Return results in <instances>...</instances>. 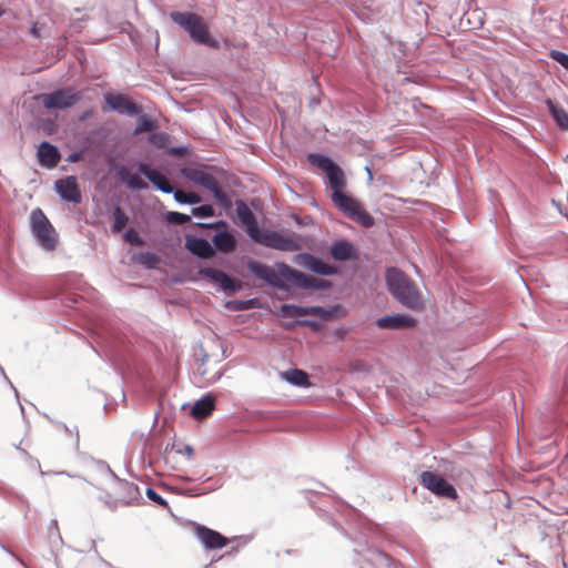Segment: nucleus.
Returning a JSON list of instances; mask_svg holds the SVG:
<instances>
[{"instance_id":"1","label":"nucleus","mask_w":568,"mask_h":568,"mask_svg":"<svg viewBox=\"0 0 568 568\" xmlns=\"http://www.w3.org/2000/svg\"><path fill=\"white\" fill-rule=\"evenodd\" d=\"M329 186L332 189V202L342 211L349 220L358 223L364 227L374 225L373 216L363 207L362 203L344 192L346 187V179L343 170L335 164L326 172Z\"/></svg>"},{"instance_id":"2","label":"nucleus","mask_w":568,"mask_h":568,"mask_svg":"<svg viewBox=\"0 0 568 568\" xmlns=\"http://www.w3.org/2000/svg\"><path fill=\"white\" fill-rule=\"evenodd\" d=\"M236 215L246 226L248 236L256 243L284 252H293L300 248L297 241L293 237L285 236L276 231L261 230L255 215L247 204L241 200L236 201Z\"/></svg>"},{"instance_id":"3","label":"nucleus","mask_w":568,"mask_h":568,"mask_svg":"<svg viewBox=\"0 0 568 568\" xmlns=\"http://www.w3.org/2000/svg\"><path fill=\"white\" fill-rule=\"evenodd\" d=\"M247 268L256 277L265 281L275 287H283L284 282L293 283L298 287L304 288H317L321 283L317 278L307 276L302 272H298L285 263L276 264V270L273 267L256 261H250Z\"/></svg>"},{"instance_id":"4","label":"nucleus","mask_w":568,"mask_h":568,"mask_svg":"<svg viewBox=\"0 0 568 568\" xmlns=\"http://www.w3.org/2000/svg\"><path fill=\"white\" fill-rule=\"evenodd\" d=\"M386 283L390 293L400 304L413 311L423 310L424 301L419 290L402 271L395 267L388 268Z\"/></svg>"},{"instance_id":"5","label":"nucleus","mask_w":568,"mask_h":568,"mask_svg":"<svg viewBox=\"0 0 568 568\" xmlns=\"http://www.w3.org/2000/svg\"><path fill=\"white\" fill-rule=\"evenodd\" d=\"M171 19L189 32L191 39L200 44L217 48V40L210 37L209 27L203 18L193 12H172Z\"/></svg>"},{"instance_id":"6","label":"nucleus","mask_w":568,"mask_h":568,"mask_svg":"<svg viewBox=\"0 0 568 568\" xmlns=\"http://www.w3.org/2000/svg\"><path fill=\"white\" fill-rule=\"evenodd\" d=\"M30 225L39 244L48 251H53L58 243V235L41 209H34L30 214Z\"/></svg>"},{"instance_id":"7","label":"nucleus","mask_w":568,"mask_h":568,"mask_svg":"<svg viewBox=\"0 0 568 568\" xmlns=\"http://www.w3.org/2000/svg\"><path fill=\"white\" fill-rule=\"evenodd\" d=\"M81 99V93L70 88L59 89L41 95V101L45 109H68L77 104Z\"/></svg>"},{"instance_id":"8","label":"nucleus","mask_w":568,"mask_h":568,"mask_svg":"<svg viewBox=\"0 0 568 568\" xmlns=\"http://www.w3.org/2000/svg\"><path fill=\"white\" fill-rule=\"evenodd\" d=\"M420 485L439 497L455 500L458 494L453 485L445 480L442 476L426 470L420 474Z\"/></svg>"},{"instance_id":"9","label":"nucleus","mask_w":568,"mask_h":568,"mask_svg":"<svg viewBox=\"0 0 568 568\" xmlns=\"http://www.w3.org/2000/svg\"><path fill=\"white\" fill-rule=\"evenodd\" d=\"M110 497L122 506L131 505L141 498L138 485L123 479H116L111 488Z\"/></svg>"},{"instance_id":"10","label":"nucleus","mask_w":568,"mask_h":568,"mask_svg":"<svg viewBox=\"0 0 568 568\" xmlns=\"http://www.w3.org/2000/svg\"><path fill=\"white\" fill-rule=\"evenodd\" d=\"M295 263L302 267L308 268L312 272L321 275H332L336 273V268L323 262L321 258L315 257L308 253H301L295 256Z\"/></svg>"},{"instance_id":"11","label":"nucleus","mask_w":568,"mask_h":568,"mask_svg":"<svg viewBox=\"0 0 568 568\" xmlns=\"http://www.w3.org/2000/svg\"><path fill=\"white\" fill-rule=\"evenodd\" d=\"M195 535L206 549H221L229 544L226 537L202 525L195 527Z\"/></svg>"},{"instance_id":"12","label":"nucleus","mask_w":568,"mask_h":568,"mask_svg":"<svg viewBox=\"0 0 568 568\" xmlns=\"http://www.w3.org/2000/svg\"><path fill=\"white\" fill-rule=\"evenodd\" d=\"M280 313L284 317H301V316H317L326 318L328 312L321 306H297L292 304H284L280 308Z\"/></svg>"},{"instance_id":"13","label":"nucleus","mask_w":568,"mask_h":568,"mask_svg":"<svg viewBox=\"0 0 568 568\" xmlns=\"http://www.w3.org/2000/svg\"><path fill=\"white\" fill-rule=\"evenodd\" d=\"M104 100L111 110L122 114L135 115L140 112L139 106L123 94L108 93L104 95Z\"/></svg>"},{"instance_id":"14","label":"nucleus","mask_w":568,"mask_h":568,"mask_svg":"<svg viewBox=\"0 0 568 568\" xmlns=\"http://www.w3.org/2000/svg\"><path fill=\"white\" fill-rule=\"evenodd\" d=\"M199 274L211 280L214 284L219 285L224 291L235 292L240 288V285L223 271L204 267L199 271Z\"/></svg>"},{"instance_id":"15","label":"nucleus","mask_w":568,"mask_h":568,"mask_svg":"<svg viewBox=\"0 0 568 568\" xmlns=\"http://www.w3.org/2000/svg\"><path fill=\"white\" fill-rule=\"evenodd\" d=\"M416 321L407 315L392 314L379 317L376 325L384 329H403L414 327Z\"/></svg>"},{"instance_id":"16","label":"nucleus","mask_w":568,"mask_h":568,"mask_svg":"<svg viewBox=\"0 0 568 568\" xmlns=\"http://www.w3.org/2000/svg\"><path fill=\"white\" fill-rule=\"evenodd\" d=\"M55 189L61 197L69 202L79 203L81 201V192L74 176L58 180L55 182Z\"/></svg>"},{"instance_id":"17","label":"nucleus","mask_w":568,"mask_h":568,"mask_svg":"<svg viewBox=\"0 0 568 568\" xmlns=\"http://www.w3.org/2000/svg\"><path fill=\"white\" fill-rule=\"evenodd\" d=\"M37 155L39 163L49 169L57 166L61 159L59 150L49 142L39 145Z\"/></svg>"},{"instance_id":"18","label":"nucleus","mask_w":568,"mask_h":568,"mask_svg":"<svg viewBox=\"0 0 568 568\" xmlns=\"http://www.w3.org/2000/svg\"><path fill=\"white\" fill-rule=\"evenodd\" d=\"M139 171L141 174L146 176L162 192H164V193L173 192V186L168 181V179L163 174H161L159 171L152 169L149 164L140 163Z\"/></svg>"},{"instance_id":"19","label":"nucleus","mask_w":568,"mask_h":568,"mask_svg":"<svg viewBox=\"0 0 568 568\" xmlns=\"http://www.w3.org/2000/svg\"><path fill=\"white\" fill-rule=\"evenodd\" d=\"M182 172L186 179H189L190 181L194 182L197 185L205 187L209 191L211 189H214L215 184L217 183L216 179L212 174L203 170L184 169Z\"/></svg>"},{"instance_id":"20","label":"nucleus","mask_w":568,"mask_h":568,"mask_svg":"<svg viewBox=\"0 0 568 568\" xmlns=\"http://www.w3.org/2000/svg\"><path fill=\"white\" fill-rule=\"evenodd\" d=\"M185 247L194 255L202 258H210L214 255V250L211 244L199 237H187L185 241Z\"/></svg>"},{"instance_id":"21","label":"nucleus","mask_w":568,"mask_h":568,"mask_svg":"<svg viewBox=\"0 0 568 568\" xmlns=\"http://www.w3.org/2000/svg\"><path fill=\"white\" fill-rule=\"evenodd\" d=\"M207 365L209 359L202 358L195 366L194 375L197 378V383L201 385L212 384L216 382L221 376L217 371H210Z\"/></svg>"},{"instance_id":"22","label":"nucleus","mask_w":568,"mask_h":568,"mask_svg":"<svg viewBox=\"0 0 568 568\" xmlns=\"http://www.w3.org/2000/svg\"><path fill=\"white\" fill-rule=\"evenodd\" d=\"M215 407V399L213 396H205L204 398L194 403L191 415L196 419H203L210 416Z\"/></svg>"},{"instance_id":"23","label":"nucleus","mask_w":568,"mask_h":568,"mask_svg":"<svg viewBox=\"0 0 568 568\" xmlns=\"http://www.w3.org/2000/svg\"><path fill=\"white\" fill-rule=\"evenodd\" d=\"M215 247L223 253H231L236 247L235 237L229 232H219L212 239Z\"/></svg>"},{"instance_id":"24","label":"nucleus","mask_w":568,"mask_h":568,"mask_svg":"<svg viewBox=\"0 0 568 568\" xmlns=\"http://www.w3.org/2000/svg\"><path fill=\"white\" fill-rule=\"evenodd\" d=\"M331 255L336 261H347L353 256L354 247L347 241H337L331 246Z\"/></svg>"},{"instance_id":"25","label":"nucleus","mask_w":568,"mask_h":568,"mask_svg":"<svg viewBox=\"0 0 568 568\" xmlns=\"http://www.w3.org/2000/svg\"><path fill=\"white\" fill-rule=\"evenodd\" d=\"M283 378L293 385L308 387L311 385L308 374L302 369L294 368L282 374Z\"/></svg>"},{"instance_id":"26","label":"nucleus","mask_w":568,"mask_h":568,"mask_svg":"<svg viewBox=\"0 0 568 568\" xmlns=\"http://www.w3.org/2000/svg\"><path fill=\"white\" fill-rule=\"evenodd\" d=\"M547 105L557 125L560 129L568 131V112L551 100L547 101Z\"/></svg>"},{"instance_id":"27","label":"nucleus","mask_w":568,"mask_h":568,"mask_svg":"<svg viewBox=\"0 0 568 568\" xmlns=\"http://www.w3.org/2000/svg\"><path fill=\"white\" fill-rule=\"evenodd\" d=\"M308 161L311 164L323 170L325 173L335 165V163L329 158L322 154H310Z\"/></svg>"},{"instance_id":"28","label":"nucleus","mask_w":568,"mask_h":568,"mask_svg":"<svg viewBox=\"0 0 568 568\" xmlns=\"http://www.w3.org/2000/svg\"><path fill=\"white\" fill-rule=\"evenodd\" d=\"M113 220L112 231L114 233L121 232L126 226L129 221L126 214L119 206H116L113 211Z\"/></svg>"},{"instance_id":"29","label":"nucleus","mask_w":568,"mask_h":568,"mask_svg":"<svg viewBox=\"0 0 568 568\" xmlns=\"http://www.w3.org/2000/svg\"><path fill=\"white\" fill-rule=\"evenodd\" d=\"M174 199L180 203L196 204L202 201L201 196L194 192H183L178 190L174 192Z\"/></svg>"},{"instance_id":"30","label":"nucleus","mask_w":568,"mask_h":568,"mask_svg":"<svg viewBox=\"0 0 568 568\" xmlns=\"http://www.w3.org/2000/svg\"><path fill=\"white\" fill-rule=\"evenodd\" d=\"M136 261L148 268H153L159 263V257L154 253L142 252L136 256Z\"/></svg>"},{"instance_id":"31","label":"nucleus","mask_w":568,"mask_h":568,"mask_svg":"<svg viewBox=\"0 0 568 568\" xmlns=\"http://www.w3.org/2000/svg\"><path fill=\"white\" fill-rule=\"evenodd\" d=\"M191 217L186 214L179 212H170L166 215V221L171 224H185L190 222Z\"/></svg>"},{"instance_id":"32","label":"nucleus","mask_w":568,"mask_h":568,"mask_svg":"<svg viewBox=\"0 0 568 568\" xmlns=\"http://www.w3.org/2000/svg\"><path fill=\"white\" fill-rule=\"evenodd\" d=\"M154 129V123L145 116H142L135 129V133L150 132Z\"/></svg>"},{"instance_id":"33","label":"nucleus","mask_w":568,"mask_h":568,"mask_svg":"<svg viewBox=\"0 0 568 568\" xmlns=\"http://www.w3.org/2000/svg\"><path fill=\"white\" fill-rule=\"evenodd\" d=\"M193 215L201 217H210L214 214V210L211 205L205 204L192 210Z\"/></svg>"},{"instance_id":"34","label":"nucleus","mask_w":568,"mask_h":568,"mask_svg":"<svg viewBox=\"0 0 568 568\" xmlns=\"http://www.w3.org/2000/svg\"><path fill=\"white\" fill-rule=\"evenodd\" d=\"M550 58L561 64L568 71V54L561 51L552 50L550 52Z\"/></svg>"},{"instance_id":"35","label":"nucleus","mask_w":568,"mask_h":568,"mask_svg":"<svg viewBox=\"0 0 568 568\" xmlns=\"http://www.w3.org/2000/svg\"><path fill=\"white\" fill-rule=\"evenodd\" d=\"M215 200L221 203V204H227L229 203V196L226 195V193L220 187L219 185V182L215 184V187L214 189H211L210 190Z\"/></svg>"},{"instance_id":"36","label":"nucleus","mask_w":568,"mask_h":568,"mask_svg":"<svg viewBox=\"0 0 568 568\" xmlns=\"http://www.w3.org/2000/svg\"><path fill=\"white\" fill-rule=\"evenodd\" d=\"M128 184L133 189H145L146 183L139 175H131L128 180Z\"/></svg>"},{"instance_id":"37","label":"nucleus","mask_w":568,"mask_h":568,"mask_svg":"<svg viewBox=\"0 0 568 568\" xmlns=\"http://www.w3.org/2000/svg\"><path fill=\"white\" fill-rule=\"evenodd\" d=\"M125 239L129 243L133 245H143V240L131 229L126 232Z\"/></svg>"},{"instance_id":"38","label":"nucleus","mask_w":568,"mask_h":568,"mask_svg":"<svg viewBox=\"0 0 568 568\" xmlns=\"http://www.w3.org/2000/svg\"><path fill=\"white\" fill-rule=\"evenodd\" d=\"M148 497L160 506H166V501L152 488L146 489Z\"/></svg>"},{"instance_id":"39","label":"nucleus","mask_w":568,"mask_h":568,"mask_svg":"<svg viewBox=\"0 0 568 568\" xmlns=\"http://www.w3.org/2000/svg\"><path fill=\"white\" fill-rule=\"evenodd\" d=\"M30 33L34 38H40V28H39V24L37 22L33 23V26L31 27Z\"/></svg>"},{"instance_id":"40","label":"nucleus","mask_w":568,"mask_h":568,"mask_svg":"<svg viewBox=\"0 0 568 568\" xmlns=\"http://www.w3.org/2000/svg\"><path fill=\"white\" fill-rule=\"evenodd\" d=\"M184 453L187 455V457H191L193 455V448L189 445L184 447Z\"/></svg>"},{"instance_id":"41","label":"nucleus","mask_w":568,"mask_h":568,"mask_svg":"<svg viewBox=\"0 0 568 568\" xmlns=\"http://www.w3.org/2000/svg\"><path fill=\"white\" fill-rule=\"evenodd\" d=\"M219 225L225 226V222H219V223L214 224V226H219ZM202 226L212 227L213 224H202Z\"/></svg>"},{"instance_id":"42","label":"nucleus","mask_w":568,"mask_h":568,"mask_svg":"<svg viewBox=\"0 0 568 568\" xmlns=\"http://www.w3.org/2000/svg\"><path fill=\"white\" fill-rule=\"evenodd\" d=\"M236 308H237V310H243V308H244V304H243V302H240Z\"/></svg>"},{"instance_id":"43","label":"nucleus","mask_w":568,"mask_h":568,"mask_svg":"<svg viewBox=\"0 0 568 568\" xmlns=\"http://www.w3.org/2000/svg\"><path fill=\"white\" fill-rule=\"evenodd\" d=\"M3 11L0 9V16H2Z\"/></svg>"}]
</instances>
